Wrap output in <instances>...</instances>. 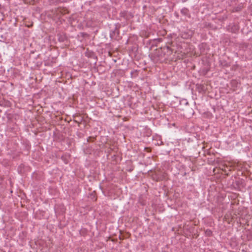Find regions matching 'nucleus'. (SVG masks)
<instances>
[{
  "label": "nucleus",
  "mask_w": 252,
  "mask_h": 252,
  "mask_svg": "<svg viewBox=\"0 0 252 252\" xmlns=\"http://www.w3.org/2000/svg\"><path fill=\"white\" fill-rule=\"evenodd\" d=\"M172 43H171L155 50L151 55L152 60L158 63L163 62L167 60L174 51V49L172 48Z\"/></svg>",
  "instance_id": "f257e3e1"
},
{
  "label": "nucleus",
  "mask_w": 252,
  "mask_h": 252,
  "mask_svg": "<svg viewBox=\"0 0 252 252\" xmlns=\"http://www.w3.org/2000/svg\"><path fill=\"white\" fill-rule=\"evenodd\" d=\"M227 30L233 33H236L239 31V27L238 24L232 23L228 26Z\"/></svg>",
  "instance_id": "f03ea898"
},
{
  "label": "nucleus",
  "mask_w": 252,
  "mask_h": 252,
  "mask_svg": "<svg viewBox=\"0 0 252 252\" xmlns=\"http://www.w3.org/2000/svg\"><path fill=\"white\" fill-rule=\"evenodd\" d=\"M119 35V31L117 27H115V30L111 31L110 33V36L112 39H117V37Z\"/></svg>",
  "instance_id": "7ed1b4c3"
},
{
  "label": "nucleus",
  "mask_w": 252,
  "mask_h": 252,
  "mask_svg": "<svg viewBox=\"0 0 252 252\" xmlns=\"http://www.w3.org/2000/svg\"><path fill=\"white\" fill-rule=\"evenodd\" d=\"M181 13L183 15H185L188 17L189 18L190 17L189 10L186 7L182 8L181 10Z\"/></svg>",
  "instance_id": "20e7f679"
},
{
  "label": "nucleus",
  "mask_w": 252,
  "mask_h": 252,
  "mask_svg": "<svg viewBox=\"0 0 252 252\" xmlns=\"http://www.w3.org/2000/svg\"><path fill=\"white\" fill-rule=\"evenodd\" d=\"M73 117L76 119L74 120V122L76 123H77L79 125L80 124H81V123L82 122V120H83V118H81L79 116L76 115L75 116H73Z\"/></svg>",
  "instance_id": "39448f33"
},
{
  "label": "nucleus",
  "mask_w": 252,
  "mask_h": 252,
  "mask_svg": "<svg viewBox=\"0 0 252 252\" xmlns=\"http://www.w3.org/2000/svg\"><path fill=\"white\" fill-rule=\"evenodd\" d=\"M128 12L126 11H122L120 13V15L121 17L124 18L126 20L128 18Z\"/></svg>",
  "instance_id": "423d86ee"
},
{
  "label": "nucleus",
  "mask_w": 252,
  "mask_h": 252,
  "mask_svg": "<svg viewBox=\"0 0 252 252\" xmlns=\"http://www.w3.org/2000/svg\"><path fill=\"white\" fill-rule=\"evenodd\" d=\"M58 40L60 42H64L66 39V37L64 35L58 34Z\"/></svg>",
  "instance_id": "0eeeda50"
},
{
  "label": "nucleus",
  "mask_w": 252,
  "mask_h": 252,
  "mask_svg": "<svg viewBox=\"0 0 252 252\" xmlns=\"http://www.w3.org/2000/svg\"><path fill=\"white\" fill-rule=\"evenodd\" d=\"M243 6L241 4L238 5L237 6L234 7L233 9V12H238L242 10Z\"/></svg>",
  "instance_id": "6e6552de"
},
{
  "label": "nucleus",
  "mask_w": 252,
  "mask_h": 252,
  "mask_svg": "<svg viewBox=\"0 0 252 252\" xmlns=\"http://www.w3.org/2000/svg\"><path fill=\"white\" fill-rule=\"evenodd\" d=\"M205 234L206 236L210 237L212 235V231L210 229H206L205 231Z\"/></svg>",
  "instance_id": "1a4fd4ad"
}]
</instances>
